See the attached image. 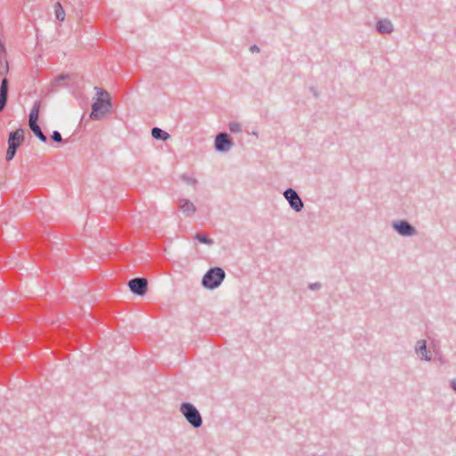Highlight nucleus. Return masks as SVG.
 Returning <instances> with one entry per match:
<instances>
[{"instance_id": "obj_3", "label": "nucleus", "mask_w": 456, "mask_h": 456, "mask_svg": "<svg viewBox=\"0 0 456 456\" xmlns=\"http://www.w3.org/2000/svg\"><path fill=\"white\" fill-rule=\"evenodd\" d=\"M225 273L220 267L209 269L202 279L203 287L210 289L217 288L224 280Z\"/></svg>"}, {"instance_id": "obj_1", "label": "nucleus", "mask_w": 456, "mask_h": 456, "mask_svg": "<svg viewBox=\"0 0 456 456\" xmlns=\"http://www.w3.org/2000/svg\"><path fill=\"white\" fill-rule=\"evenodd\" d=\"M94 89L96 90V97L94 98L90 118L93 120H100L110 111L112 103L110 94L107 91L99 87H95Z\"/></svg>"}, {"instance_id": "obj_17", "label": "nucleus", "mask_w": 456, "mask_h": 456, "mask_svg": "<svg viewBox=\"0 0 456 456\" xmlns=\"http://www.w3.org/2000/svg\"><path fill=\"white\" fill-rule=\"evenodd\" d=\"M241 125L237 121H232L229 123V130L232 133H240L241 132Z\"/></svg>"}, {"instance_id": "obj_11", "label": "nucleus", "mask_w": 456, "mask_h": 456, "mask_svg": "<svg viewBox=\"0 0 456 456\" xmlns=\"http://www.w3.org/2000/svg\"><path fill=\"white\" fill-rule=\"evenodd\" d=\"M8 90H9V83L7 78H4L1 82L0 86V112L4 110L7 104L8 100Z\"/></svg>"}, {"instance_id": "obj_8", "label": "nucleus", "mask_w": 456, "mask_h": 456, "mask_svg": "<svg viewBox=\"0 0 456 456\" xmlns=\"http://www.w3.org/2000/svg\"><path fill=\"white\" fill-rule=\"evenodd\" d=\"M232 146V142L226 133H220L215 140V148L217 151L227 152Z\"/></svg>"}, {"instance_id": "obj_7", "label": "nucleus", "mask_w": 456, "mask_h": 456, "mask_svg": "<svg viewBox=\"0 0 456 456\" xmlns=\"http://www.w3.org/2000/svg\"><path fill=\"white\" fill-rule=\"evenodd\" d=\"M148 281L145 278H134L129 281L130 290L137 296H144L147 291Z\"/></svg>"}, {"instance_id": "obj_20", "label": "nucleus", "mask_w": 456, "mask_h": 456, "mask_svg": "<svg viewBox=\"0 0 456 456\" xmlns=\"http://www.w3.org/2000/svg\"><path fill=\"white\" fill-rule=\"evenodd\" d=\"M52 139L56 142H62L61 134L58 131H53L52 134Z\"/></svg>"}, {"instance_id": "obj_14", "label": "nucleus", "mask_w": 456, "mask_h": 456, "mask_svg": "<svg viewBox=\"0 0 456 456\" xmlns=\"http://www.w3.org/2000/svg\"><path fill=\"white\" fill-rule=\"evenodd\" d=\"M151 135L156 140L167 141L169 139L170 135L166 131L162 130L159 127H153L151 129Z\"/></svg>"}, {"instance_id": "obj_5", "label": "nucleus", "mask_w": 456, "mask_h": 456, "mask_svg": "<svg viewBox=\"0 0 456 456\" xmlns=\"http://www.w3.org/2000/svg\"><path fill=\"white\" fill-rule=\"evenodd\" d=\"M392 227L397 233L404 237H412L418 233L416 228L405 220L393 222Z\"/></svg>"}, {"instance_id": "obj_25", "label": "nucleus", "mask_w": 456, "mask_h": 456, "mask_svg": "<svg viewBox=\"0 0 456 456\" xmlns=\"http://www.w3.org/2000/svg\"><path fill=\"white\" fill-rule=\"evenodd\" d=\"M451 387L456 392V379L451 381Z\"/></svg>"}, {"instance_id": "obj_18", "label": "nucleus", "mask_w": 456, "mask_h": 456, "mask_svg": "<svg viewBox=\"0 0 456 456\" xmlns=\"http://www.w3.org/2000/svg\"><path fill=\"white\" fill-rule=\"evenodd\" d=\"M28 126L35 135H37V134L42 132V130L37 123L28 124Z\"/></svg>"}, {"instance_id": "obj_21", "label": "nucleus", "mask_w": 456, "mask_h": 456, "mask_svg": "<svg viewBox=\"0 0 456 456\" xmlns=\"http://www.w3.org/2000/svg\"><path fill=\"white\" fill-rule=\"evenodd\" d=\"M308 287H309L310 289L315 290V289H319L322 287V285L319 282H314V283L309 284Z\"/></svg>"}, {"instance_id": "obj_23", "label": "nucleus", "mask_w": 456, "mask_h": 456, "mask_svg": "<svg viewBox=\"0 0 456 456\" xmlns=\"http://www.w3.org/2000/svg\"><path fill=\"white\" fill-rule=\"evenodd\" d=\"M249 50L252 53H259L260 52V49H259V47L256 45H251Z\"/></svg>"}, {"instance_id": "obj_10", "label": "nucleus", "mask_w": 456, "mask_h": 456, "mask_svg": "<svg viewBox=\"0 0 456 456\" xmlns=\"http://www.w3.org/2000/svg\"><path fill=\"white\" fill-rule=\"evenodd\" d=\"M178 207L182 210V212L187 216H193L196 212L195 205L187 199H179Z\"/></svg>"}, {"instance_id": "obj_19", "label": "nucleus", "mask_w": 456, "mask_h": 456, "mask_svg": "<svg viewBox=\"0 0 456 456\" xmlns=\"http://www.w3.org/2000/svg\"><path fill=\"white\" fill-rule=\"evenodd\" d=\"M182 178L188 184L195 185L197 183V180L193 177H191L188 175H183Z\"/></svg>"}, {"instance_id": "obj_13", "label": "nucleus", "mask_w": 456, "mask_h": 456, "mask_svg": "<svg viewBox=\"0 0 456 456\" xmlns=\"http://www.w3.org/2000/svg\"><path fill=\"white\" fill-rule=\"evenodd\" d=\"M40 107H41L40 101H37L34 102L33 107L29 113L28 124L37 123Z\"/></svg>"}, {"instance_id": "obj_24", "label": "nucleus", "mask_w": 456, "mask_h": 456, "mask_svg": "<svg viewBox=\"0 0 456 456\" xmlns=\"http://www.w3.org/2000/svg\"><path fill=\"white\" fill-rule=\"evenodd\" d=\"M69 75H65V74H61L57 78H56V81L57 82H60V81H62V80H65L67 78H69Z\"/></svg>"}, {"instance_id": "obj_15", "label": "nucleus", "mask_w": 456, "mask_h": 456, "mask_svg": "<svg viewBox=\"0 0 456 456\" xmlns=\"http://www.w3.org/2000/svg\"><path fill=\"white\" fill-rule=\"evenodd\" d=\"M194 238L200 242L207 245H212L214 243L213 240L208 238L204 233H197Z\"/></svg>"}, {"instance_id": "obj_9", "label": "nucleus", "mask_w": 456, "mask_h": 456, "mask_svg": "<svg viewBox=\"0 0 456 456\" xmlns=\"http://www.w3.org/2000/svg\"><path fill=\"white\" fill-rule=\"evenodd\" d=\"M416 354L421 361L429 362L432 359L430 351L427 347V341L425 339H419L416 342L414 347Z\"/></svg>"}, {"instance_id": "obj_16", "label": "nucleus", "mask_w": 456, "mask_h": 456, "mask_svg": "<svg viewBox=\"0 0 456 456\" xmlns=\"http://www.w3.org/2000/svg\"><path fill=\"white\" fill-rule=\"evenodd\" d=\"M55 13H56V18L59 20H63L64 18H65V12H64V10L61 6V4L60 3H56L55 4Z\"/></svg>"}, {"instance_id": "obj_4", "label": "nucleus", "mask_w": 456, "mask_h": 456, "mask_svg": "<svg viewBox=\"0 0 456 456\" xmlns=\"http://www.w3.org/2000/svg\"><path fill=\"white\" fill-rule=\"evenodd\" d=\"M24 140V130L18 128L17 130L11 132L8 137V149L6 151V160L11 161L15 154L17 149L20 147Z\"/></svg>"}, {"instance_id": "obj_2", "label": "nucleus", "mask_w": 456, "mask_h": 456, "mask_svg": "<svg viewBox=\"0 0 456 456\" xmlns=\"http://www.w3.org/2000/svg\"><path fill=\"white\" fill-rule=\"evenodd\" d=\"M180 411L192 428H199L202 426L203 421L200 412L191 403L183 402L180 405Z\"/></svg>"}, {"instance_id": "obj_12", "label": "nucleus", "mask_w": 456, "mask_h": 456, "mask_svg": "<svg viewBox=\"0 0 456 456\" xmlns=\"http://www.w3.org/2000/svg\"><path fill=\"white\" fill-rule=\"evenodd\" d=\"M377 30L380 34H390L394 31V25L391 20L387 19L379 20L377 22Z\"/></svg>"}, {"instance_id": "obj_22", "label": "nucleus", "mask_w": 456, "mask_h": 456, "mask_svg": "<svg viewBox=\"0 0 456 456\" xmlns=\"http://www.w3.org/2000/svg\"><path fill=\"white\" fill-rule=\"evenodd\" d=\"M36 136H37V137L41 142H47V138H46V136L44 134V133H43V132H40V133H39V134H37Z\"/></svg>"}, {"instance_id": "obj_6", "label": "nucleus", "mask_w": 456, "mask_h": 456, "mask_svg": "<svg viewBox=\"0 0 456 456\" xmlns=\"http://www.w3.org/2000/svg\"><path fill=\"white\" fill-rule=\"evenodd\" d=\"M284 198L288 200L290 208L296 212H300L304 208V203L298 193L292 188L287 189L283 192Z\"/></svg>"}]
</instances>
